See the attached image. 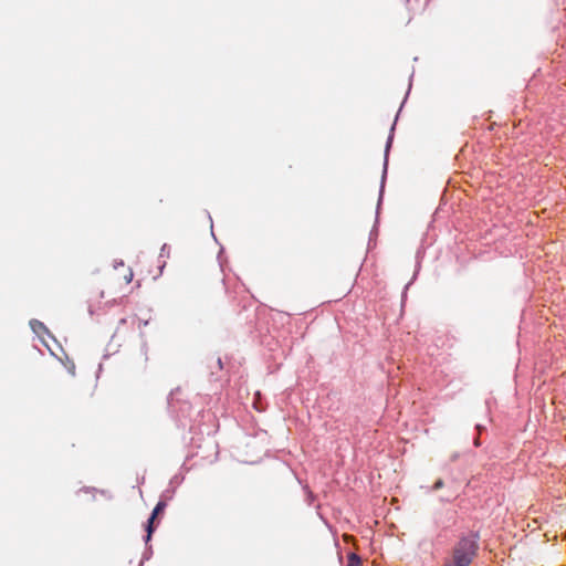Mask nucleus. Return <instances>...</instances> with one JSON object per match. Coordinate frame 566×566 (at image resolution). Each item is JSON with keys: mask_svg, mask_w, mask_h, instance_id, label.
Returning <instances> with one entry per match:
<instances>
[{"mask_svg": "<svg viewBox=\"0 0 566 566\" xmlns=\"http://www.w3.org/2000/svg\"><path fill=\"white\" fill-rule=\"evenodd\" d=\"M166 509V503L164 501H159L157 503V505L155 506L149 520H148V524H147V539L150 538L151 536V533L154 531V521L155 518L165 511Z\"/></svg>", "mask_w": 566, "mask_h": 566, "instance_id": "nucleus-2", "label": "nucleus"}, {"mask_svg": "<svg viewBox=\"0 0 566 566\" xmlns=\"http://www.w3.org/2000/svg\"><path fill=\"white\" fill-rule=\"evenodd\" d=\"M132 277H133V273L129 272V275L128 276H125L126 279V282L129 283L132 281Z\"/></svg>", "mask_w": 566, "mask_h": 566, "instance_id": "nucleus-5", "label": "nucleus"}, {"mask_svg": "<svg viewBox=\"0 0 566 566\" xmlns=\"http://www.w3.org/2000/svg\"><path fill=\"white\" fill-rule=\"evenodd\" d=\"M360 558L356 554H350L348 557V566H359Z\"/></svg>", "mask_w": 566, "mask_h": 566, "instance_id": "nucleus-3", "label": "nucleus"}, {"mask_svg": "<svg viewBox=\"0 0 566 566\" xmlns=\"http://www.w3.org/2000/svg\"><path fill=\"white\" fill-rule=\"evenodd\" d=\"M443 486V481L441 479H439L434 485H433V490H439Z\"/></svg>", "mask_w": 566, "mask_h": 566, "instance_id": "nucleus-4", "label": "nucleus"}, {"mask_svg": "<svg viewBox=\"0 0 566 566\" xmlns=\"http://www.w3.org/2000/svg\"><path fill=\"white\" fill-rule=\"evenodd\" d=\"M479 549L478 536L462 537L454 546L452 557L444 566H470Z\"/></svg>", "mask_w": 566, "mask_h": 566, "instance_id": "nucleus-1", "label": "nucleus"}]
</instances>
